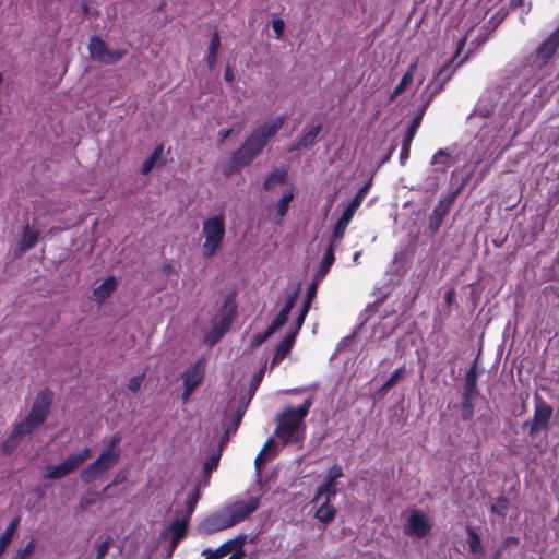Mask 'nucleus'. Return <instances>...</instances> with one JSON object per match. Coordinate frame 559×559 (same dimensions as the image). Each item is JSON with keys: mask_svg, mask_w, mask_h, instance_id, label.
Listing matches in <instances>:
<instances>
[{"mask_svg": "<svg viewBox=\"0 0 559 559\" xmlns=\"http://www.w3.org/2000/svg\"><path fill=\"white\" fill-rule=\"evenodd\" d=\"M331 498H323L319 503H313L314 506H318L314 516L318 521L328 524L330 523L335 514L336 510L333 506L330 504Z\"/></svg>", "mask_w": 559, "mask_h": 559, "instance_id": "nucleus-17", "label": "nucleus"}, {"mask_svg": "<svg viewBox=\"0 0 559 559\" xmlns=\"http://www.w3.org/2000/svg\"><path fill=\"white\" fill-rule=\"evenodd\" d=\"M224 79H225V81H227L229 83L233 82V80H234V74H233V71H231V69L229 67L226 68V71H225V74H224Z\"/></svg>", "mask_w": 559, "mask_h": 559, "instance_id": "nucleus-57", "label": "nucleus"}, {"mask_svg": "<svg viewBox=\"0 0 559 559\" xmlns=\"http://www.w3.org/2000/svg\"><path fill=\"white\" fill-rule=\"evenodd\" d=\"M316 290H317V283L313 282L311 283V285L308 287V290H307V300L302 307V310L298 317V329L301 328L302 323H304V320L308 313V310H309V306H310V302L312 300V298L314 297L316 295Z\"/></svg>", "mask_w": 559, "mask_h": 559, "instance_id": "nucleus-34", "label": "nucleus"}, {"mask_svg": "<svg viewBox=\"0 0 559 559\" xmlns=\"http://www.w3.org/2000/svg\"><path fill=\"white\" fill-rule=\"evenodd\" d=\"M229 555L230 556L228 557V559H243V557H245L243 546H239V548L235 547V549H233V551Z\"/></svg>", "mask_w": 559, "mask_h": 559, "instance_id": "nucleus-53", "label": "nucleus"}, {"mask_svg": "<svg viewBox=\"0 0 559 559\" xmlns=\"http://www.w3.org/2000/svg\"><path fill=\"white\" fill-rule=\"evenodd\" d=\"M343 476L341 466L333 465L329 468L324 481L317 488L312 503H319L323 498H333L337 493L336 480Z\"/></svg>", "mask_w": 559, "mask_h": 559, "instance_id": "nucleus-10", "label": "nucleus"}, {"mask_svg": "<svg viewBox=\"0 0 559 559\" xmlns=\"http://www.w3.org/2000/svg\"><path fill=\"white\" fill-rule=\"evenodd\" d=\"M295 299L290 298L285 307L280 311V313L276 316V318L273 320L271 325L267 328L270 332L275 333L278 331L287 321L288 314L294 307Z\"/></svg>", "mask_w": 559, "mask_h": 559, "instance_id": "nucleus-21", "label": "nucleus"}, {"mask_svg": "<svg viewBox=\"0 0 559 559\" xmlns=\"http://www.w3.org/2000/svg\"><path fill=\"white\" fill-rule=\"evenodd\" d=\"M219 457L221 454L215 453L204 463V471L206 474H210L212 471L216 469L219 462Z\"/></svg>", "mask_w": 559, "mask_h": 559, "instance_id": "nucleus-44", "label": "nucleus"}, {"mask_svg": "<svg viewBox=\"0 0 559 559\" xmlns=\"http://www.w3.org/2000/svg\"><path fill=\"white\" fill-rule=\"evenodd\" d=\"M286 121L285 116H280L272 121L257 128L237 150L229 164L224 168V175L230 176L239 167L249 165L263 150L267 141L275 135Z\"/></svg>", "mask_w": 559, "mask_h": 559, "instance_id": "nucleus-1", "label": "nucleus"}, {"mask_svg": "<svg viewBox=\"0 0 559 559\" xmlns=\"http://www.w3.org/2000/svg\"><path fill=\"white\" fill-rule=\"evenodd\" d=\"M321 124L311 127L299 140L298 147H307L314 143L317 136L321 132Z\"/></svg>", "mask_w": 559, "mask_h": 559, "instance_id": "nucleus-32", "label": "nucleus"}, {"mask_svg": "<svg viewBox=\"0 0 559 559\" xmlns=\"http://www.w3.org/2000/svg\"><path fill=\"white\" fill-rule=\"evenodd\" d=\"M286 179V171L282 169H275L272 171L264 180L263 188L265 190H271L273 187L277 185H282Z\"/></svg>", "mask_w": 559, "mask_h": 559, "instance_id": "nucleus-28", "label": "nucleus"}, {"mask_svg": "<svg viewBox=\"0 0 559 559\" xmlns=\"http://www.w3.org/2000/svg\"><path fill=\"white\" fill-rule=\"evenodd\" d=\"M360 254H361L360 251L355 252L354 255H353V261L354 262H358Z\"/></svg>", "mask_w": 559, "mask_h": 559, "instance_id": "nucleus-60", "label": "nucleus"}, {"mask_svg": "<svg viewBox=\"0 0 559 559\" xmlns=\"http://www.w3.org/2000/svg\"><path fill=\"white\" fill-rule=\"evenodd\" d=\"M467 534H468L467 543H468L471 552L475 554V555H484V548L481 546V543H480V539H479V536L477 535V533L473 528L468 527Z\"/></svg>", "mask_w": 559, "mask_h": 559, "instance_id": "nucleus-33", "label": "nucleus"}, {"mask_svg": "<svg viewBox=\"0 0 559 559\" xmlns=\"http://www.w3.org/2000/svg\"><path fill=\"white\" fill-rule=\"evenodd\" d=\"M509 502L506 498L500 497L492 506L491 511L500 516L507 514Z\"/></svg>", "mask_w": 559, "mask_h": 559, "instance_id": "nucleus-41", "label": "nucleus"}, {"mask_svg": "<svg viewBox=\"0 0 559 559\" xmlns=\"http://www.w3.org/2000/svg\"><path fill=\"white\" fill-rule=\"evenodd\" d=\"M117 281L114 276L106 278L98 287L93 290L94 298L102 302L116 289Z\"/></svg>", "mask_w": 559, "mask_h": 559, "instance_id": "nucleus-19", "label": "nucleus"}, {"mask_svg": "<svg viewBox=\"0 0 559 559\" xmlns=\"http://www.w3.org/2000/svg\"><path fill=\"white\" fill-rule=\"evenodd\" d=\"M552 408L543 402L542 400H538L536 402L535 413H534V419L532 424L531 431H537L540 428H544L548 425V421L551 417Z\"/></svg>", "mask_w": 559, "mask_h": 559, "instance_id": "nucleus-15", "label": "nucleus"}, {"mask_svg": "<svg viewBox=\"0 0 559 559\" xmlns=\"http://www.w3.org/2000/svg\"><path fill=\"white\" fill-rule=\"evenodd\" d=\"M260 503V497H249L234 501L225 506V509L233 525H236L249 518L259 508Z\"/></svg>", "mask_w": 559, "mask_h": 559, "instance_id": "nucleus-8", "label": "nucleus"}, {"mask_svg": "<svg viewBox=\"0 0 559 559\" xmlns=\"http://www.w3.org/2000/svg\"><path fill=\"white\" fill-rule=\"evenodd\" d=\"M559 47V27L551 33L537 48L536 56L542 63H545Z\"/></svg>", "mask_w": 559, "mask_h": 559, "instance_id": "nucleus-14", "label": "nucleus"}, {"mask_svg": "<svg viewBox=\"0 0 559 559\" xmlns=\"http://www.w3.org/2000/svg\"><path fill=\"white\" fill-rule=\"evenodd\" d=\"M143 377L144 374L131 378L128 383V389L133 393L138 392L141 386Z\"/></svg>", "mask_w": 559, "mask_h": 559, "instance_id": "nucleus-48", "label": "nucleus"}, {"mask_svg": "<svg viewBox=\"0 0 559 559\" xmlns=\"http://www.w3.org/2000/svg\"><path fill=\"white\" fill-rule=\"evenodd\" d=\"M88 503H91V500H88L87 498H83L81 500V506L82 508H85Z\"/></svg>", "mask_w": 559, "mask_h": 559, "instance_id": "nucleus-59", "label": "nucleus"}, {"mask_svg": "<svg viewBox=\"0 0 559 559\" xmlns=\"http://www.w3.org/2000/svg\"><path fill=\"white\" fill-rule=\"evenodd\" d=\"M230 133H231L230 129L229 130H223V131L219 132V135L222 136V140L224 141V140H226L230 135Z\"/></svg>", "mask_w": 559, "mask_h": 559, "instance_id": "nucleus-58", "label": "nucleus"}, {"mask_svg": "<svg viewBox=\"0 0 559 559\" xmlns=\"http://www.w3.org/2000/svg\"><path fill=\"white\" fill-rule=\"evenodd\" d=\"M34 548H35V542L31 540L29 543H27V545L23 549H20L16 552L14 559H27L33 554Z\"/></svg>", "mask_w": 559, "mask_h": 559, "instance_id": "nucleus-43", "label": "nucleus"}, {"mask_svg": "<svg viewBox=\"0 0 559 559\" xmlns=\"http://www.w3.org/2000/svg\"><path fill=\"white\" fill-rule=\"evenodd\" d=\"M50 406V394L47 391H41L35 399L28 416L15 425L10 438L4 443V450L9 451L10 448L15 445L17 438L31 433L35 428L44 423Z\"/></svg>", "mask_w": 559, "mask_h": 559, "instance_id": "nucleus-2", "label": "nucleus"}, {"mask_svg": "<svg viewBox=\"0 0 559 559\" xmlns=\"http://www.w3.org/2000/svg\"><path fill=\"white\" fill-rule=\"evenodd\" d=\"M298 324L296 325V330L288 333L284 340L280 343V345L277 346V349L281 350L282 353L288 355L294 343H295V338H296V335L298 333Z\"/></svg>", "mask_w": 559, "mask_h": 559, "instance_id": "nucleus-36", "label": "nucleus"}, {"mask_svg": "<svg viewBox=\"0 0 559 559\" xmlns=\"http://www.w3.org/2000/svg\"><path fill=\"white\" fill-rule=\"evenodd\" d=\"M453 74V69L452 67L449 64V66H444L443 68H441L438 72V74L436 75V78L433 79L432 82H430L428 85H427V92L429 93L428 95V99H427V103L439 92L443 88V85L447 81L450 80V78L452 76Z\"/></svg>", "mask_w": 559, "mask_h": 559, "instance_id": "nucleus-16", "label": "nucleus"}, {"mask_svg": "<svg viewBox=\"0 0 559 559\" xmlns=\"http://www.w3.org/2000/svg\"><path fill=\"white\" fill-rule=\"evenodd\" d=\"M241 417H242V413H239V414H238V416H237V418H236L235 429H236V428H237V426L239 425Z\"/></svg>", "mask_w": 559, "mask_h": 559, "instance_id": "nucleus-61", "label": "nucleus"}, {"mask_svg": "<svg viewBox=\"0 0 559 559\" xmlns=\"http://www.w3.org/2000/svg\"><path fill=\"white\" fill-rule=\"evenodd\" d=\"M163 152H164V145H163V144H159V145H157V146L154 148V151H153V153L151 154V156H152V157H154L156 160H158V159L160 158V156H162Z\"/></svg>", "mask_w": 559, "mask_h": 559, "instance_id": "nucleus-55", "label": "nucleus"}, {"mask_svg": "<svg viewBox=\"0 0 559 559\" xmlns=\"http://www.w3.org/2000/svg\"><path fill=\"white\" fill-rule=\"evenodd\" d=\"M305 419L295 413V407H288L277 416L275 435L283 444H301L305 439Z\"/></svg>", "mask_w": 559, "mask_h": 559, "instance_id": "nucleus-3", "label": "nucleus"}, {"mask_svg": "<svg viewBox=\"0 0 559 559\" xmlns=\"http://www.w3.org/2000/svg\"><path fill=\"white\" fill-rule=\"evenodd\" d=\"M91 455V450L88 448H83L78 453L70 454L63 462L71 471H75L83 462H85Z\"/></svg>", "mask_w": 559, "mask_h": 559, "instance_id": "nucleus-22", "label": "nucleus"}, {"mask_svg": "<svg viewBox=\"0 0 559 559\" xmlns=\"http://www.w3.org/2000/svg\"><path fill=\"white\" fill-rule=\"evenodd\" d=\"M120 441L121 436L116 435L110 440L109 444L102 451L97 460L81 472V477L84 481H93L99 475L115 466L121 453L119 449Z\"/></svg>", "mask_w": 559, "mask_h": 559, "instance_id": "nucleus-4", "label": "nucleus"}, {"mask_svg": "<svg viewBox=\"0 0 559 559\" xmlns=\"http://www.w3.org/2000/svg\"><path fill=\"white\" fill-rule=\"evenodd\" d=\"M205 365L203 360H198L190 366L182 374L183 378V393L182 400L187 402L195 388L202 382L204 377Z\"/></svg>", "mask_w": 559, "mask_h": 559, "instance_id": "nucleus-12", "label": "nucleus"}, {"mask_svg": "<svg viewBox=\"0 0 559 559\" xmlns=\"http://www.w3.org/2000/svg\"><path fill=\"white\" fill-rule=\"evenodd\" d=\"M272 28L275 33V37L277 39H281L283 36V33H284V28H285V24H284L283 20H281V19L273 20Z\"/></svg>", "mask_w": 559, "mask_h": 559, "instance_id": "nucleus-47", "label": "nucleus"}, {"mask_svg": "<svg viewBox=\"0 0 559 559\" xmlns=\"http://www.w3.org/2000/svg\"><path fill=\"white\" fill-rule=\"evenodd\" d=\"M334 262V247L329 246L326 249V252L324 253V257L321 262L320 270L317 273V280H321L324 277V275L328 273L329 269Z\"/></svg>", "mask_w": 559, "mask_h": 559, "instance_id": "nucleus-30", "label": "nucleus"}, {"mask_svg": "<svg viewBox=\"0 0 559 559\" xmlns=\"http://www.w3.org/2000/svg\"><path fill=\"white\" fill-rule=\"evenodd\" d=\"M273 447H274V440L272 438H270L263 445V448L260 451V453L258 454V456L255 457L254 463H255L257 474H260L262 462H263L264 457L267 456L269 450Z\"/></svg>", "mask_w": 559, "mask_h": 559, "instance_id": "nucleus-40", "label": "nucleus"}, {"mask_svg": "<svg viewBox=\"0 0 559 559\" xmlns=\"http://www.w3.org/2000/svg\"><path fill=\"white\" fill-rule=\"evenodd\" d=\"M417 68V61L413 62L409 66V69L407 72L403 75L401 82L397 84V86L394 88L390 96V100H393L395 97H397L400 94H402L405 88L413 82V73Z\"/></svg>", "mask_w": 559, "mask_h": 559, "instance_id": "nucleus-23", "label": "nucleus"}, {"mask_svg": "<svg viewBox=\"0 0 559 559\" xmlns=\"http://www.w3.org/2000/svg\"><path fill=\"white\" fill-rule=\"evenodd\" d=\"M312 399L305 400L299 407L295 408V413L305 419L309 413L310 407L312 406Z\"/></svg>", "mask_w": 559, "mask_h": 559, "instance_id": "nucleus-45", "label": "nucleus"}, {"mask_svg": "<svg viewBox=\"0 0 559 559\" xmlns=\"http://www.w3.org/2000/svg\"><path fill=\"white\" fill-rule=\"evenodd\" d=\"M476 393V372L473 366L466 373L464 397L469 399Z\"/></svg>", "mask_w": 559, "mask_h": 559, "instance_id": "nucleus-31", "label": "nucleus"}, {"mask_svg": "<svg viewBox=\"0 0 559 559\" xmlns=\"http://www.w3.org/2000/svg\"><path fill=\"white\" fill-rule=\"evenodd\" d=\"M347 226H348V223L343 222L341 219L337 221V223L334 227V230H333V237H332V241H331L330 246H332L334 248L340 246Z\"/></svg>", "mask_w": 559, "mask_h": 559, "instance_id": "nucleus-35", "label": "nucleus"}, {"mask_svg": "<svg viewBox=\"0 0 559 559\" xmlns=\"http://www.w3.org/2000/svg\"><path fill=\"white\" fill-rule=\"evenodd\" d=\"M204 235V243L202 246V254L204 258H212L221 248L225 236V223L222 215L206 218L202 225Z\"/></svg>", "mask_w": 559, "mask_h": 559, "instance_id": "nucleus-5", "label": "nucleus"}, {"mask_svg": "<svg viewBox=\"0 0 559 559\" xmlns=\"http://www.w3.org/2000/svg\"><path fill=\"white\" fill-rule=\"evenodd\" d=\"M221 46V38L217 33H215L209 45V52L206 57V62L210 69H213L217 62V53Z\"/></svg>", "mask_w": 559, "mask_h": 559, "instance_id": "nucleus-25", "label": "nucleus"}, {"mask_svg": "<svg viewBox=\"0 0 559 559\" xmlns=\"http://www.w3.org/2000/svg\"><path fill=\"white\" fill-rule=\"evenodd\" d=\"M108 549H109V543L103 542L97 548L96 559H103L106 556V554L108 552Z\"/></svg>", "mask_w": 559, "mask_h": 559, "instance_id": "nucleus-52", "label": "nucleus"}, {"mask_svg": "<svg viewBox=\"0 0 559 559\" xmlns=\"http://www.w3.org/2000/svg\"><path fill=\"white\" fill-rule=\"evenodd\" d=\"M20 524V516H15L10 525L8 526L4 534L0 537V555L4 551V549L9 546V544L12 542V538L17 530V526Z\"/></svg>", "mask_w": 559, "mask_h": 559, "instance_id": "nucleus-26", "label": "nucleus"}, {"mask_svg": "<svg viewBox=\"0 0 559 559\" xmlns=\"http://www.w3.org/2000/svg\"><path fill=\"white\" fill-rule=\"evenodd\" d=\"M287 355L282 353L281 350H278L276 348L275 350V354H274V357L271 361V367L273 368L274 366H276L278 362H281Z\"/></svg>", "mask_w": 559, "mask_h": 559, "instance_id": "nucleus-54", "label": "nucleus"}, {"mask_svg": "<svg viewBox=\"0 0 559 559\" xmlns=\"http://www.w3.org/2000/svg\"><path fill=\"white\" fill-rule=\"evenodd\" d=\"M411 144L402 143V150L400 154L401 164L404 165L409 156Z\"/></svg>", "mask_w": 559, "mask_h": 559, "instance_id": "nucleus-51", "label": "nucleus"}, {"mask_svg": "<svg viewBox=\"0 0 559 559\" xmlns=\"http://www.w3.org/2000/svg\"><path fill=\"white\" fill-rule=\"evenodd\" d=\"M444 299H445V302L448 305H451L454 301V299H455V292H454V289L448 290L445 296H444Z\"/></svg>", "mask_w": 559, "mask_h": 559, "instance_id": "nucleus-56", "label": "nucleus"}, {"mask_svg": "<svg viewBox=\"0 0 559 559\" xmlns=\"http://www.w3.org/2000/svg\"><path fill=\"white\" fill-rule=\"evenodd\" d=\"M188 519H177L169 526V533L171 534L173 547H176L179 540L186 535Z\"/></svg>", "mask_w": 559, "mask_h": 559, "instance_id": "nucleus-20", "label": "nucleus"}, {"mask_svg": "<svg viewBox=\"0 0 559 559\" xmlns=\"http://www.w3.org/2000/svg\"><path fill=\"white\" fill-rule=\"evenodd\" d=\"M200 499V492H199V486L195 487L187 497L186 504H187V518H190L192 512L194 511L197 503Z\"/></svg>", "mask_w": 559, "mask_h": 559, "instance_id": "nucleus-38", "label": "nucleus"}, {"mask_svg": "<svg viewBox=\"0 0 559 559\" xmlns=\"http://www.w3.org/2000/svg\"><path fill=\"white\" fill-rule=\"evenodd\" d=\"M431 165L436 166L435 171L445 174L452 165L451 153L448 150H438L431 158Z\"/></svg>", "mask_w": 559, "mask_h": 559, "instance_id": "nucleus-18", "label": "nucleus"}, {"mask_svg": "<svg viewBox=\"0 0 559 559\" xmlns=\"http://www.w3.org/2000/svg\"><path fill=\"white\" fill-rule=\"evenodd\" d=\"M88 50L93 60L104 64L116 63L126 53L124 50H109L106 43L97 36L90 39Z\"/></svg>", "mask_w": 559, "mask_h": 559, "instance_id": "nucleus-9", "label": "nucleus"}, {"mask_svg": "<svg viewBox=\"0 0 559 559\" xmlns=\"http://www.w3.org/2000/svg\"><path fill=\"white\" fill-rule=\"evenodd\" d=\"M369 189H370V182L366 183L364 187H361L359 189V191L357 192V194L355 195V198L350 201V203L356 206V207H359L361 202L364 201V199L366 198V195L368 194L369 192Z\"/></svg>", "mask_w": 559, "mask_h": 559, "instance_id": "nucleus-42", "label": "nucleus"}, {"mask_svg": "<svg viewBox=\"0 0 559 559\" xmlns=\"http://www.w3.org/2000/svg\"><path fill=\"white\" fill-rule=\"evenodd\" d=\"M432 522L421 510H411L407 521L404 525V534L409 537L423 538L429 534Z\"/></svg>", "mask_w": 559, "mask_h": 559, "instance_id": "nucleus-7", "label": "nucleus"}, {"mask_svg": "<svg viewBox=\"0 0 559 559\" xmlns=\"http://www.w3.org/2000/svg\"><path fill=\"white\" fill-rule=\"evenodd\" d=\"M117 484H119V478H116L111 485L114 486V485H117Z\"/></svg>", "mask_w": 559, "mask_h": 559, "instance_id": "nucleus-64", "label": "nucleus"}, {"mask_svg": "<svg viewBox=\"0 0 559 559\" xmlns=\"http://www.w3.org/2000/svg\"><path fill=\"white\" fill-rule=\"evenodd\" d=\"M234 526L225 507L200 522L198 530L203 534H213Z\"/></svg>", "mask_w": 559, "mask_h": 559, "instance_id": "nucleus-11", "label": "nucleus"}, {"mask_svg": "<svg viewBox=\"0 0 559 559\" xmlns=\"http://www.w3.org/2000/svg\"><path fill=\"white\" fill-rule=\"evenodd\" d=\"M294 198L293 189H289L286 191L281 200L275 204V211H276V223H281L282 218L286 215L288 211L289 203L292 202Z\"/></svg>", "mask_w": 559, "mask_h": 559, "instance_id": "nucleus-24", "label": "nucleus"}, {"mask_svg": "<svg viewBox=\"0 0 559 559\" xmlns=\"http://www.w3.org/2000/svg\"><path fill=\"white\" fill-rule=\"evenodd\" d=\"M464 43H465V40H464V39H461V40H460V43H459V45H457V49H459V50H461V49L463 48Z\"/></svg>", "mask_w": 559, "mask_h": 559, "instance_id": "nucleus-62", "label": "nucleus"}, {"mask_svg": "<svg viewBox=\"0 0 559 559\" xmlns=\"http://www.w3.org/2000/svg\"><path fill=\"white\" fill-rule=\"evenodd\" d=\"M404 373H405V367L404 366L395 369L392 372L391 377L382 385V391L386 392L392 386H394L396 384V382L404 376Z\"/></svg>", "mask_w": 559, "mask_h": 559, "instance_id": "nucleus-39", "label": "nucleus"}, {"mask_svg": "<svg viewBox=\"0 0 559 559\" xmlns=\"http://www.w3.org/2000/svg\"><path fill=\"white\" fill-rule=\"evenodd\" d=\"M439 211H440V207L438 206V207L435 209L433 213L435 214H439Z\"/></svg>", "mask_w": 559, "mask_h": 559, "instance_id": "nucleus-63", "label": "nucleus"}, {"mask_svg": "<svg viewBox=\"0 0 559 559\" xmlns=\"http://www.w3.org/2000/svg\"><path fill=\"white\" fill-rule=\"evenodd\" d=\"M421 119H423V111L419 112L412 121L404 139H403V142L406 143V144H411L420 123H421Z\"/></svg>", "mask_w": 559, "mask_h": 559, "instance_id": "nucleus-37", "label": "nucleus"}, {"mask_svg": "<svg viewBox=\"0 0 559 559\" xmlns=\"http://www.w3.org/2000/svg\"><path fill=\"white\" fill-rule=\"evenodd\" d=\"M273 333L270 332V330L267 329L265 332L263 333H258L253 336V340H252V343L254 346H259L261 345L263 342H265Z\"/></svg>", "mask_w": 559, "mask_h": 559, "instance_id": "nucleus-49", "label": "nucleus"}, {"mask_svg": "<svg viewBox=\"0 0 559 559\" xmlns=\"http://www.w3.org/2000/svg\"><path fill=\"white\" fill-rule=\"evenodd\" d=\"M236 312V305L231 299L224 302L219 314L213 321V330L204 337V342L214 345L229 329Z\"/></svg>", "mask_w": 559, "mask_h": 559, "instance_id": "nucleus-6", "label": "nucleus"}, {"mask_svg": "<svg viewBox=\"0 0 559 559\" xmlns=\"http://www.w3.org/2000/svg\"><path fill=\"white\" fill-rule=\"evenodd\" d=\"M38 234L31 227H25L20 241V247L23 251L31 249L37 242Z\"/></svg>", "mask_w": 559, "mask_h": 559, "instance_id": "nucleus-27", "label": "nucleus"}, {"mask_svg": "<svg viewBox=\"0 0 559 559\" xmlns=\"http://www.w3.org/2000/svg\"><path fill=\"white\" fill-rule=\"evenodd\" d=\"M248 539V535L240 534L234 539H229L226 543H224L222 546H219L217 549L212 550L210 548L204 549L202 551V556L204 559H222L229 555L235 547L239 548V546H245L246 542Z\"/></svg>", "mask_w": 559, "mask_h": 559, "instance_id": "nucleus-13", "label": "nucleus"}, {"mask_svg": "<svg viewBox=\"0 0 559 559\" xmlns=\"http://www.w3.org/2000/svg\"><path fill=\"white\" fill-rule=\"evenodd\" d=\"M156 159L152 156H150L143 164L142 166V174L143 175H147L148 173H151V170L154 168L155 164H156Z\"/></svg>", "mask_w": 559, "mask_h": 559, "instance_id": "nucleus-50", "label": "nucleus"}, {"mask_svg": "<svg viewBox=\"0 0 559 559\" xmlns=\"http://www.w3.org/2000/svg\"><path fill=\"white\" fill-rule=\"evenodd\" d=\"M71 471L64 462L59 465H51L46 467L45 477L48 479H59L69 475Z\"/></svg>", "mask_w": 559, "mask_h": 559, "instance_id": "nucleus-29", "label": "nucleus"}, {"mask_svg": "<svg viewBox=\"0 0 559 559\" xmlns=\"http://www.w3.org/2000/svg\"><path fill=\"white\" fill-rule=\"evenodd\" d=\"M358 207L354 206L352 203H349L346 209L344 210L342 216L338 218L343 222H346V223H350L355 212L357 211Z\"/></svg>", "mask_w": 559, "mask_h": 559, "instance_id": "nucleus-46", "label": "nucleus"}]
</instances>
